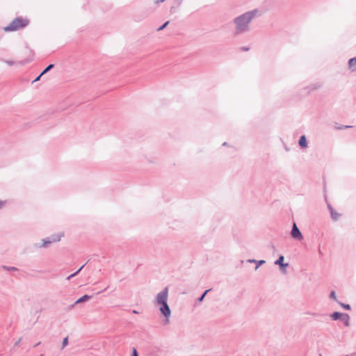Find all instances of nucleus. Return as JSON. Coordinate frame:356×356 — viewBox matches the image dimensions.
Masks as SVG:
<instances>
[{"mask_svg": "<svg viewBox=\"0 0 356 356\" xmlns=\"http://www.w3.org/2000/svg\"><path fill=\"white\" fill-rule=\"evenodd\" d=\"M6 63H7L8 65H14V62H13V61H10V60H9V61H6Z\"/></svg>", "mask_w": 356, "mask_h": 356, "instance_id": "obj_26", "label": "nucleus"}, {"mask_svg": "<svg viewBox=\"0 0 356 356\" xmlns=\"http://www.w3.org/2000/svg\"><path fill=\"white\" fill-rule=\"evenodd\" d=\"M343 315V313L334 312L330 315V318L334 321H337V320L340 319Z\"/></svg>", "mask_w": 356, "mask_h": 356, "instance_id": "obj_11", "label": "nucleus"}, {"mask_svg": "<svg viewBox=\"0 0 356 356\" xmlns=\"http://www.w3.org/2000/svg\"><path fill=\"white\" fill-rule=\"evenodd\" d=\"M6 202L0 200V209L2 208V207L5 204Z\"/></svg>", "mask_w": 356, "mask_h": 356, "instance_id": "obj_25", "label": "nucleus"}, {"mask_svg": "<svg viewBox=\"0 0 356 356\" xmlns=\"http://www.w3.org/2000/svg\"><path fill=\"white\" fill-rule=\"evenodd\" d=\"M291 236L298 241H301L303 238L302 234L298 228L296 223H293L292 230L291 232Z\"/></svg>", "mask_w": 356, "mask_h": 356, "instance_id": "obj_5", "label": "nucleus"}, {"mask_svg": "<svg viewBox=\"0 0 356 356\" xmlns=\"http://www.w3.org/2000/svg\"><path fill=\"white\" fill-rule=\"evenodd\" d=\"M40 343V342H38V343H35V346H38Z\"/></svg>", "mask_w": 356, "mask_h": 356, "instance_id": "obj_31", "label": "nucleus"}, {"mask_svg": "<svg viewBox=\"0 0 356 356\" xmlns=\"http://www.w3.org/2000/svg\"><path fill=\"white\" fill-rule=\"evenodd\" d=\"M248 261V263H255V264H256V265H257V266H256V267H255V270H257V269H258V268H259L261 265H262V264H265V262H266L264 260H259V261H257V260L253 259H248V261Z\"/></svg>", "mask_w": 356, "mask_h": 356, "instance_id": "obj_10", "label": "nucleus"}, {"mask_svg": "<svg viewBox=\"0 0 356 356\" xmlns=\"http://www.w3.org/2000/svg\"><path fill=\"white\" fill-rule=\"evenodd\" d=\"M68 343V338L67 337H65L63 341V343H62V346L63 348L65 347Z\"/></svg>", "mask_w": 356, "mask_h": 356, "instance_id": "obj_20", "label": "nucleus"}, {"mask_svg": "<svg viewBox=\"0 0 356 356\" xmlns=\"http://www.w3.org/2000/svg\"><path fill=\"white\" fill-rule=\"evenodd\" d=\"M63 236V235L62 234H54V235L51 236L50 237H48V238H43L42 239V243L41 245H35V246L37 248H46L49 244H51L52 243L59 241Z\"/></svg>", "mask_w": 356, "mask_h": 356, "instance_id": "obj_4", "label": "nucleus"}, {"mask_svg": "<svg viewBox=\"0 0 356 356\" xmlns=\"http://www.w3.org/2000/svg\"><path fill=\"white\" fill-rule=\"evenodd\" d=\"M299 145L302 148H305L307 147V139L305 136H302L300 137V138L299 140Z\"/></svg>", "mask_w": 356, "mask_h": 356, "instance_id": "obj_12", "label": "nucleus"}, {"mask_svg": "<svg viewBox=\"0 0 356 356\" xmlns=\"http://www.w3.org/2000/svg\"><path fill=\"white\" fill-rule=\"evenodd\" d=\"M133 312H134V314H138V312H137V311H136V310H134V311H133Z\"/></svg>", "mask_w": 356, "mask_h": 356, "instance_id": "obj_30", "label": "nucleus"}, {"mask_svg": "<svg viewBox=\"0 0 356 356\" xmlns=\"http://www.w3.org/2000/svg\"><path fill=\"white\" fill-rule=\"evenodd\" d=\"M169 22H166L165 23H164L161 26H160L159 29H158V31H161L163 30L164 28L166 27V26L168 24Z\"/></svg>", "mask_w": 356, "mask_h": 356, "instance_id": "obj_21", "label": "nucleus"}, {"mask_svg": "<svg viewBox=\"0 0 356 356\" xmlns=\"http://www.w3.org/2000/svg\"><path fill=\"white\" fill-rule=\"evenodd\" d=\"M330 209L331 211V216L333 220H336L338 218L339 214L337 213H335L332 211V207H330Z\"/></svg>", "mask_w": 356, "mask_h": 356, "instance_id": "obj_16", "label": "nucleus"}, {"mask_svg": "<svg viewBox=\"0 0 356 356\" xmlns=\"http://www.w3.org/2000/svg\"><path fill=\"white\" fill-rule=\"evenodd\" d=\"M172 10H173V7H172V8H170V12H172Z\"/></svg>", "mask_w": 356, "mask_h": 356, "instance_id": "obj_32", "label": "nucleus"}, {"mask_svg": "<svg viewBox=\"0 0 356 356\" xmlns=\"http://www.w3.org/2000/svg\"><path fill=\"white\" fill-rule=\"evenodd\" d=\"M165 0H155L154 1V3L155 4H158L159 3H162V2H164Z\"/></svg>", "mask_w": 356, "mask_h": 356, "instance_id": "obj_23", "label": "nucleus"}, {"mask_svg": "<svg viewBox=\"0 0 356 356\" xmlns=\"http://www.w3.org/2000/svg\"><path fill=\"white\" fill-rule=\"evenodd\" d=\"M168 287L157 293L155 298V305L159 307V312L164 316L163 324L168 325L170 322L171 310L168 305Z\"/></svg>", "mask_w": 356, "mask_h": 356, "instance_id": "obj_2", "label": "nucleus"}, {"mask_svg": "<svg viewBox=\"0 0 356 356\" xmlns=\"http://www.w3.org/2000/svg\"><path fill=\"white\" fill-rule=\"evenodd\" d=\"M210 290H211V289L206 290V291H204V293H203V294H202V296H201L197 299V301H198V302H202V301L204 300V298L205 296L207 295V293Z\"/></svg>", "mask_w": 356, "mask_h": 356, "instance_id": "obj_17", "label": "nucleus"}, {"mask_svg": "<svg viewBox=\"0 0 356 356\" xmlns=\"http://www.w3.org/2000/svg\"><path fill=\"white\" fill-rule=\"evenodd\" d=\"M2 268L8 271H17L18 268L15 266H3Z\"/></svg>", "mask_w": 356, "mask_h": 356, "instance_id": "obj_13", "label": "nucleus"}, {"mask_svg": "<svg viewBox=\"0 0 356 356\" xmlns=\"http://www.w3.org/2000/svg\"><path fill=\"white\" fill-rule=\"evenodd\" d=\"M131 356H138L137 350L135 348H133V353Z\"/></svg>", "mask_w": 356, "mask_h": 356, "instance_id": "obj_22", "label": "nucleus"}, {"mask_svg": "<svg viewBox=\"0 0 356 356\" xmlns=\"http://www.w3.org/2000/svg\"><path fill=\"white\" fill-rule=\"evenodd\" d=\"M284 259V256L282 255L275 261V264L280 266V269L282 270H284V269H285L289 266V264H287V263L284 264L283 262Z\"/></svg>", "mask_w": 356, "mask_h": 356, "instance_id": "obj_6", "label": "nucleus"}, {"mask_svg": "<svg viewBox=\"0 0 356 356\" xmlns=\"http://www.w3.org/2000/svg\"><path fill=\"white\" fill-rule=\"evenodd\" d=\"M91 298V296H88V295H84L82 297H81L80 298H79L75 302L74 305H72L71 307H73L76 304H79V303H82V302H85L88 300H89Z\"/></svg>", "mask_w": 356, "mask_h": 356, "instance_id": "obj_7", "label": "nucleus"}, {"mask_svg": "<svg viewBox=\"0 0 356 356\" xmlns=\"http://www.w3.org/2000/svg\"><path fill=\"white\" fill-rule=\"evenodd\" d=\"M22 341V338H19L14 344L15 346H17L19 345V343H20V341Z\"/></svg>", "mask_w": 356, "mask_h": 356, "instance_id": "obj_24", "label": "nucleus"}, {"mask_svg": "<svg viewBox=\"0 0 356 356\" xmlns=\"http://www.w3.org/2000/svg\"><path fill=\"white\" fill-rule=\"evenodd\" d=\"M40 356H43V355L42 354V355H40Z\"/></svg>", "mask_w": 356, "mask_h": 356, "instance_id": "obj_33", "label": "nucleus"}, {"mask_svg": "<svg viewBox=\"0 0 356 356\" xmlns=\"http://www.w3.org/2000/svg\"><path fill=\"white\" fill-rule=\"evenodd\" d=\"M29 21L26 18L17 17L11 23L4 28L5 31H14L26 26Z\"/></svg>", "mask_w": 356, "mask_h": 356, "instance_id": "obj_3", "label": "nucleus"}, {"mask_svg": "<svg viewBox=\"0 0 356 356\" xmlns=\"http://www.w3.org/2000/svg\"><path fill=\"white\" fill-rule=\"evenodd\" d=\"M330 298L331 299H333L334 301H337V296H336V293L335 291H331L330 294Z\"/></svg>", "mask_w": 356, "mask_h": 356, "instance_id": "obj_18", "label": "nucleus"}, {"mask_svg": "<svg viewBox=\"0 0 356 356\" xmlns=\"http://www.w3.org/2000/svg\"><path fill=\"white\" fill-rule=\"evenodd\" d=\"M258 10L254 9L248 11L236 17L233 20L235 26V33L241 35L250 31V24L252 19L257 15Z\"/></svg>", "mask_w": 356, "mask_h": 356, "instance_id": "obj_1", "label": "nucleus"}, {"mask_svg": "<svg viewBox=\"0 0 356 356\" xmlns=\"http://www.w3.org/2000/svg\"><path fill=\"white\" fill-rule=\"evenodd\" d=\"M340 320L344 323L346 327L350 326V316L348 314H343Z\"/></svg>", "mask_w": 356, "mask_h": 356, "instance_id": "obj_9", "label": "nucleus"}, {"mask_svg": "<svg viewBox=\"0 0 356 356\" xmlns=\"http://www.w3.org/2000/svg\"><path fill=\"white\" fill-rule=\"evenodd\" d=\"M348 127H350V126H345V127H344V128H348ZM343 127H340L339 129H343Z\"/></svg>", "mask_w": 356, "mask_h": 356, "instance_id": "obj_29", "label": "nucleus"}, {"mask_svg": "<svg viewBox=\"0 0 356 356\" xmlns=\"http://www.w3.org/2000/svg\"><path fill=\"white\" fill-rule=\"evenodd\" d=\"M84 266H85V265L83 264L82 266H81V268H80L77 271H75V273H73V274H72V275H69V276L67 277V280H70V279H71V278L74 277V276H76V275H77V274H78V273H79L82 270V268H83Z\"/></svg>", "mask_w": 356, "mask_h": 356, "instance_id": "obj_15", "label": "nucleus"}, {"mask_svg": "<svg viewBox=\"0 0 356 356\" xmlns=\"http://www.w3.org/2000/svg\"><path fill=\"white\" fill-rule=\"evenodd\" d=\"M349 69L353 72H356V57L352 58L348 61Z\"/></svg>", "mask_w": 356, "mask_h": 356, "instance_id": "obj_8", "label": "nucleus"}, {"mask_svg": "<svg viewBox=\"0 0 356 356\" xmlns=\"http://www.w3.org/2000/svg\"><path fill=\"white\" fill-rule=\"evenodd\" d=\"M308 314L312 316H316L317 315L316 313H313V312H308Z\"/></svg>", "mask_w": 356, "mask_h": 356, "instance_id": "obj_28", "label": "nucleus"}, {"mask_svg": "<svg viewBox=\"0 0 356 356\" xmlns=\"http://www.w3.org/2000/svg\"><path fill=\"white\" fill-rule=\"evenodd\" d=\"M340 305L345 309L346 310H350V306L348 304H344V303H342V302H340L339 303Z\"/></svg>", "mask_w": 356, "mask_h": 356, "instance_id": "obj_19", "label": "nucleus"}, {"mask_svg": "<svg viewBox=\"0 0 356 356\" xmlns=\"http://www.w3.org/2000/svg\"><path fill=\"white\" fill-rule=\"evenodd\" d=\"M41 76H40V75H39V76H38V77H37V78H36L33 81H39Z\"/></svg>", "mask_w": 356, "mask_h": 356, "instance_id": "obj_27", "label": "nucleus"}, {"mask_svg": "<svg viewBox=\"0 0 356 356\" xmlns=\"http://www.w3.org/2000/svg\"><path fill=\"white\" fill-rule=\"evenodd\" d=\"M54 67L53 64L49 65L40 74V76H42L43 74H46L47 72H49L50 70H51Z\"/></svg>", "mask_w": 356, "mask_h": 356, "instance_id": "obj_14", "label": "nucleus"}]
</instances>
